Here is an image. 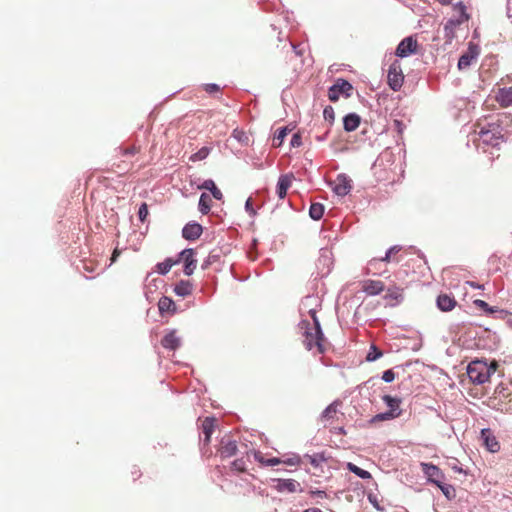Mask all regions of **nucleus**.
I'll return each mask as SVG.
<instances>
[{
  "label": "nucleus",
  "mask_w": 512,
  "mask_h": 512,
  "mask_svg": "<svg viewBox=\"0 0 512 512\" xmlns=\"http://www.w3.org/2000/svg\"><path fill=\"white\" fill-rule=\"evenodd\" d=\"M309 314L313 323L303 320L299 324V328L302 330L303 344L307 350L316 349L318 354H323L326 351L327 341L322 333L316 311L311 309Z\"/></svg>",
  "instance_id": "f257e3e1"
},
{
  "label": "nucleus",
  "mask_w": 512,
  "mask_h": 512,
  "mask_svg": "<svg viewBox=\"0 0 512 512\" xmlns=\"http://www.w3.org/2000/svg\"><path fill=\"white\" fill-rule=\"evenodd\" d=\"M474 135V142L478 146L483 144L496 147L503 139L501 127L496 122H477L474 125Z\"/></svg>",
  "instance_id": "f03ea898"
},
{
  "label": "nucleus",
  "mask_w": 512,
  "mask_h": 512,
  "mask_svg": "<svg viewBox=\"0 0 512 512\" xmlns=\"http://www.w3.org/2000/svg\"><path fill=\"white\" fill-rule=\"evenodd\" d=\"M497 368L498 363L495 360L490 363L483 360H474L467 367V375L474 384H484L490 380Z\"/></svg>",
  "instance_id": "7ed1b4c3"
},
{
  "label": "nucleus",
  "mask_w": 512,
  "mask_h": 512,
  "mask_svg": "<svg viewBox=\"0 0 512 512\" xmlns=\"http://www.w3.org/2000/svg\"><path fill=\"white\" fill-rule=\"evenodd\" d=\"M383 401L389 407V411L385 413L377 414L374 419L379 421L390 420L397 418L401 415L400 403L401 400L396 397H392L390 395H384L382 397Z\"/></svg>",
  "instance_id": "20e7f679"
},
{
  "label": "nucleus",
  "mask_w": 512,
  "mask_h": 512,
  "mask_svg": "<svg viewBox=\"0 0 512 512\" xmlns=\"http://www.w3.org/2000/svg\"><path fill=\"white\" fill-rule=\"evenodd\" d=\"M404 82V75L401 68V63L398 60H394L387 74V83L393 91H399Z\"/></svg>",
  "instance_id": "39448f33"
},
{
  "label": "nucleus",
  "mask_w": 512,
  "mask_h": 512,
  "mask_svg": "<svg viewBox=\"0 0 512 512\" xmlns=\"http://www.w3.org/2000/svg\"><path fill=\"white\" fill-rule=\"evenodd\" d=\"M352 90L353 87L348 81L344 79H338L334 85L329 88L328 98L330 101L336 102L339 100L340 96H344L346 98L350 97Z\"/></svg>",
  "instance_id": "423d86ee"
},
{
  "label": "nucleus",
  "mask_w": 512,
  "mask_h": 512,
  "mask_svg": "<svg viewBox=\"0 0 512 512\" xmlns=\"http://www.w3.org/2000/svg\"><path fill=\"white\" fill-rule=\"evenodd\" d=\"M418 41L413 36L404 38L397 46L395 54L400 58H405L418 52Z\"/></svg>",
  "instance_id": "0eeeda50"
},
{
  "label": "nucleus",
  "mask_w": 512,
  "mask_h": 512,
  "mask_svg": "<svg viewBox=\"0 0 512 512\" xmlns=\"http://www.w3.org/2000/svg\"><path fill=\"white\" fill-rule=\"evenodd\" d=\"M342 402L336 400L332 402L320 415L319 421L323 424L324 427L328 425H332L334 421L337 419V415L339 412V407Z\"/></svg>",
  "instance_id": "6e6552de"
},
{
  "label": "nucleus",
  "mask_w": 512,
  "mask_h": 512,
  "mask_svg": "<svg viewBox=\"0 0 512 512\" xmlns=\"http://www.w3.org/2000/svg\"><path fill=\"white\" fill-rule=\"evenodd\" d=\"M352 189L351 179L344 174H340L336 177L333 183V191L338 196L347 195Z\"/></svg>",
  "instance_id": "1a4fd4ad"
},
{
  "label": "nucleus",
  "mask_w": 512,
  "mask_h": 512,
  "mask_svg": "<svg viewBox=\"0 0 512 512\" xmlns=\"http://www.w3.org/2000/svg\"><path fill=\"white\" fill-rule=\"evenodd\" d=\"M481 439L489 452L497 453L500 450V443L490 429L481 430Z\"/></svg>",
  "instance_id": "9d476101"
},
{
  "label": "nucleus",
  "mask_w": 512,
  "mask_h": 512,
  "mask_svg": "<svg viewBox=\"0 0 512 512\" xmlns=\"http://www.w3.org/2000/svg\"><path fill=\"white\" fill-rule=\"evenodd\" d=\"M421 466L422 471L428 478V481L434 483L435 485L437 483H441V481L444 479V474L436 465L430 463H422Z\"/></svg>",
  "instance_id": "9b49d317"
},
{
  "label": "nucleus",
  "mask_w": 512,
  "mask_h": 512,
  "mask_svg": "<svg viewBox=\"0 0 512 512\" xmlns=\"http://www.w3.org/2000/svg\"><path fill=\"white\" fill-rule=\"evenodd\" d=\"M218 453L222 459L230 458L237 453V443L230 438H223L220 442Z\"/></svg>",
  "instance_id": "f8f14e48"
},
{
  "label": "nucleus",
  "mask_w": 512,
  "mask_h": 512,
  "mask_svg": "<svg viewBox=\"0 0 512 512\" xmlns=\"http://www.w3.org/2000/svg\"><path fill=\"white\" fill-rule=\"evenodd\" d=\"M194 255L193 249H185L180 253V260L184 262V273L187 276H190L196 267Z\"/></svg>",
  "instance_id": "ddd939ff"
},
{
  "label": "nucleus",
  "mask_w": 512,
  "mask_h": 512,
  "mask_svg": "<svg viewBox=\"0 0 512 512\" xmlns=\"http://www.w3.org/2000/svg\"><path fill=\"white\" fill-rule=\"evenodd\" d=\"M385 289V285L382 281L379 280H365L362 282V290L367 295L375 296L379 295Z\"/></svg>",
  "instance_id": "4468645a"
},
{
  "label": "nucleus",
  "mask_w": 512,
  "mask_h": 512,
  "mask_svg": "<svg viewBox=\"0 0 512 512\" xmlns=\"http://www.w3.org/2000/svg\"><path fill=\"white\" fill-rule=\"evenodd\" d=\"M202 232L203 228L199 223L190 222L184 226L182 236L186 240H196L201 236Z\"/></svg>",
  "instance_id": "2eb2a0df"
},
{
  "label": "nucleus",
  "mask_w": 512,
  "mask_h": 512,
  "mask_svg": "<svg viewBox=\"0 0 512 512\" xmlns=\"http://www.w3.org/2000/svg\"><path fill=\"white\" fill-rule=\"evenodd\" d=\"M461 24L463 23L456 19H450L445 23L443 29L445 44H451L453 42V40L456 38V30Z\"/></svg>",
  "instance_id": "dca6fc26"
},
{
  "label": "nucleus",
  "mask_w": 512,
  "mask_h": 512,
  "mask_svg": "<svg viewBox=\"0 0 512 512\" xmlns=\"http://www.w3.org/2000/svg\"><path fill=\"white\" fill-rule=\"evenodd\" d=\"M495 101L498 102L502 108L512 106V87L499 88L495 93Z\"/></svg>",
  "instance_id": "f3484780"
},
{
  "label": "nucleus",
  "mask_w": 512,
  "mask_h": 512,
  "mask_svg": "<svg viewBox=\"0 0 512 512\" xmlns=\"http://www.w3.org/2000/svg\"><path fill=\"white\" fill-rule=\"evenodd\" d=\"M217 420L213 417H206L202 421L201 429L204 435V444H209L211 436L215 430Z\"/></svg>",
  "instance_id": "a211bd4d"
},
{
  "label": "nucleus",
  "mask_w": 512,
  "mask_h": 512,
  "mask_svg": "<svg viewBox=\"0 0 512 512\" xmlns=\"http://www.w3.org/2000/svg\"><path fill=\"white\" fill-rule=\"evenodd\" d=\"M293 176L289 174L281 175L277 183V195L280 199H284L288 189L291 187Z\"/></svg>",
  "instance_id": "6ab92c4d"
},
{
  "label": "nucleus",
  "mask_w": 512,
  "mask_h": 512,
  "mask_svg": "<svg viewBox=\"0 0 512 512\" xmlns=\"http://www.w3.org/2000/svg\"><path fill=\"white\" fill-rule=\"evenodd\" d=\"M456 303L455 298L448 294H440L437 298V306L444 312L451 311L455 307Z\"/></svg>",
  "instance_id": "aec40b11"
},
{
  "label": "nucleus",
  "mask_w": 512,
  "mask_h": 512,
  "mask_svg": "<svg viewBox=\"0 0 512 512\" xmlns=\"http://www.w3.org/2000/svg\"><path fill=\"white\" fill-rule=\"evenodd\" d=\"M401 251V246L395 245L389 248L383 258H373L369 261V268H375L378 261L390 262L394 260V256Z\"/></svg>",
  "instance_id": "412c9836"
},
{
  "label": "nucleus",
  "mask_w": 512,
  "mask_h": 512,
  "mask_svg": "<svg viewBox=\"0 0 512 512\" xmlns=\"http://www.w3.org/2000/svg\"><path fill=\"white\" fill-rule=\"evenodd\" d=\"M161 345L166 349L176 350L180 346V339L175 331H171L162 338Z\"/></svg>",
  "instance_id": "4be33fe9"
},
{
  "label": "nucleus",
  "mask_w": 512,
  "mask_h": 512,
  "mask_svg": "<svg viewBox=\"0 0 512 512\" xmlns=\"http://www.w3.org/2000/svg\"><path fill=\"white\" fill-rule=\"evenodd\" d=\"M252 453L254 459L264 466H275L281 463V460L276 457L265 458L260 451H250L246 453L247 459L249 458V454Z\"/></svg>",
  "instance_id": "5701e85b"
},
{
  "label": "nucleus",
  "mask_w": 512,
  "mask_h": 512,
  "mask_svg": "<svg viewBox=\"0 0 512 512\" xmlns=\"http://www.w3.org/2000/svg\"><path fill=\"white\" fill-rule=\"evenodd\" d=\"M360 116L356 113H350L344 117L343 125L347 132L355 131L360 125Z\"/></svg>",
  "instance_id": "b1692460"
},
{
  "label": "nucleus",
  "mask_w": 512,
  "mask_h": 512,
  "mask_svg": "<svg viewBox=\"0 0 512 512\" xmlns=\"http://www.w3.org/2000/svg\"><path fill=\"white\" fill-rule=\"evenodd\" d=\"M512 391L508 386H505L504 384H500L495 388L494 391V398L499 399L500 401L508 399L509 402L512 401Z\"/></svg>",
  "instance_id": "393cba45"
},
{
  "label": "nucleus",
  "mask_w": 512,
  "mask_h": 512,
  "mask_svg": "<svg viewBox=\"0 0 512 512\" xmlns=\"http://www.w3.org/2000/svg\"><path fill=\"white\" fill-rule=\"evenodd\" d=\"M476 56H477V53L475 51H473L472 49H469L468 52L464 53L459 58L458 68L460 70L468 68L471 65V63H472V60L475 59Z\"/></svg>",
  "instance_id": "a878e982"
},
{
  "label": "nucleus",
  "mask_w": 512,
  "mask_h": 512,
  "mask_svg": "<svg viewBox=\"0 0 512 512\" xmlns=\"http://www.w3.org/2000/svg\"><path fill=\"white\" fill-rule=\"evenodd\" d=\"M199 188L211 191L213 197L217 200H221L223 197L222 192L216 187L214 181L211 179L205 180Z\"/></svg>",
  "instance_id": "bb28decb"
},
{
  "label": "nucleus",
  "mask_w": 512,
  "mask_h": 512,
  "mask_svg": "<svg viewBox=\"0 0 512 512\" xmlns=\"http://www.w3.org/2000/svg\"><path fill=\"white\" fill-rule=\"evenodd\" d=\"M403 289L394 285L387 288L385 299L400 301L402 299Z\"/></svg>",
  "instance_id": "cd10ccee"
},
{
  "label": "nucleus",
  "mask_w": 512,
  "mask_h": 512,
  "mask_svg": "<svg viewBox=\"0 0 512 512\" xmlns=\"http://www.w3.org/2000/svg\"><path fill=\"white\" fill-rule=\"evenodd\" d=\"M212 199L206 194L202 193L199 199V210L202 214H208L211 209Z\"/></svg>",
  "instance_id": "c85d7f7f"
},
{
  "label": "nucleus",
  "mask_w": 512,
  "mask_h": 512,
  "mask_svg": "<svg viewBox=\"0 0 512 512\" xmlns=\"http://www.w3.org/2000/svg\"><path fill=\"white\" fill-rule=\"evenodd\" d=\"M347 469L362 479H371V473L358 467L357 465L349 462L347 463Z\"/></svg>",
  "instance_id": "c756f323"
},
{
  "label": "nucleus",
  "mask_w": 512,
  "mask_h": 512,
  "mask_svg": "<svg viewBox=\"0 0 512 512\" xmlns=\"http://www.w3.org/2000/svg\"><path fill=\"white\" fill-rule=\"evenodd\" d=\"M324 214V206L320 203H312L309 209V215L313 220H320Z\"/></svg>",
  "instance_id": "7c9ffc66"
},
{
  "label": "nucleus",
  "mask_w": 512,
  "mask_h": 512,
  "mask_svg": "<svg viewBox=\"0 0 512 512\" xmlns=\"http://www.w3.org/2000/svg\"><path fill=\"white\" fill-rule=\"evenodd\" d=\"M158 307L161 313L175 310V303L168 297H162L159 300Z\"/></svg>",
  "instance_id": "2f4dec72"
},
{
  "label": "nucleus",
  "mask_w": 512,
  "mask_h": 512,
  "mask_svg": "<svg viewBox=\"0 0 512 512\" xmlns=\"http://www.w3.org/2000/svg\"><path fill=\"white\" fill-rule=\"evenodd\" d=\"M230 469L235 472L243 473L247 470V460L244 457L235 459L231 462Z\"/></svg>",
  "instance_id": "473e14b6"
},
{
  "label": "nucleus",
  "mask_w": 512,
  "mask_h": 512,
  "mask_svg": "<svg viewBox=\"0 0 512 512\" xmlns=\"http://www.w3.org/2000/svg\"><path fill=\"white\" fill-rule=\"evenodd\" d=\"M179 262V260L177 261H173L171 259H166L165 261L161 262V263H158L157 264V271L158 273L162 274V275H165L167 274L171 268L177 264Z\"/></svg>",
  "instance_id": "72a5a7b5"
},
{
  "label": "nucleus",
  "mask_w": 512,
  "mask_h": 512,
  "mask_svg": "<svg viewBox=\"0 0 512 512\" xmlns=\"http://www.w3.org/2000/svg\"><path fill=\"white\" fill-rule=\"evenodd\" d=\"M304 457L315 468L319 467L323 462L326 461V458L323 453H317V454H313V455H305Z\"/></svg>",
  "instance_id": "f704fd0d"
},
{
  "label": "nucleus",
  "mask_w": 512,
  "mask_h": 512,
  "mask_svg": "<svg viewBox=\"0 0 512 512\" xmlns=\"http://www.w3.org/2000/svg\"><path fill=\"white\" fill-rule=\"evenodd\" d=\"M288 129L286 127L280 128L276 131L273 138V146L280 147L287 136Z\"/></svg>",
  "instance_id": "c9c22d12"
},
{
  "label": "nucleus",
  "mask_w": 512,
  "mask_h": 512,
  "mask_svg": "<svg viewBox=\"0 0 512 512\" xmlns=\"http://www.w3.org/2000/svg\"><path fill=\"white\" fill-rule=\"evenodd\" d=\"M210 153V149L208 147H202L196 153L190 156V161L196 162L204 160L208 157Z\"/></svg>",
  "instance_id": "e433bc0d"
},
{
  "label": "nucleus",
  "mask_w": 512,
  "mask_h": 512,
  "mask_svg": "<svg viewBox=\"0 0 512 512\" xmlns=\"http://www.w3.org/2000/svg\"><path fill=\"white\" fill-rule=\"evenodd\" d=\"M454 9L457 10L460 14V18L457 19L458 21H461L462 23H464L470 19L469 14L466 12V6L463 4V2H459V3L455 4Z\"/></svg>",
  "instance_id": "4c0bfd02"
},
{
  "label": "nucleus",
  "mask_w": 512,
  "mask_h": 512,
  "mask_svg": "<svg viewBox=\"0 0 512 512\" xmlns=\"http://www.w3.org/2000/svg\"><path fill=\"white\" fill-rule=\"evenodd\" d=\"M442 491V493L447 497V499H452L455 497V489L452 485L441 483L436 484Z\"/></svg>",
  "instance_id": "58836bf2"
},
{
  "label": "nucleus",
  "mask_w": 512,
  "mask_h": 512,
  "mask_svg": "<svg viewBox=\"0 0 512 512\" xmlns=\"http://www.w3.org/2000/svg\"><path fill=\"white\" fill-rule=\"evenodd\" d=\"M119 150H120V155L122 157L129 158V157H132V156H135L136 154H138L140 151V148L136 145H132L128 148H119Z\"/></svg>",
  "instance_id": "ea45409f"
},
{
  "label": "nucleus",
  "mask_w": 512,
  "mask_h": 512,
  "mask_svg": "<svg viewBox=\"0 0 512 512\" xmlns=\"http://www.w3.org/2000/svg\"><path fill=\"white\" fill-rule=\"evenodd\" d=\"M383 355L382 351L378 349L375 345L370 347V350L366 356V360L369 362L375 361L379 359Z\"/></svg>",
  "instance_id": "a19ab883"
},
{
  "label": "nucleus",
  "mask_w": 512,
  "mask_h": 512,
  "mask_svg": "<svg viewBox=\"0 0 512 512\" xmlns=\"http://www.w3.org/2000/svg\"><path fill=\"white\" fill-rule=\"evenodd\" d=\"M176 294L180 296H186L191 292V286L188 282H181L175 287Z\"/></svg>",
  "instance_id": "79ce46f5"
},
{
  "label": "nucleus",
  "mask_w": 512,
  "mask_h": 512,
  "mask_svg": "<svg viewBox=\"0 0 512 512\" xmlns=\"http://www.w3.org/2000/svg\"><path fill=\"white\" fill-rule=\"evenodd\" d=\"M204 91H206L208 94H217L220 92V87L217 84L210 83V84H204L203 85Z\"/></svg>",
  "instance_id": "37998d69"
},
{
  "label": "nucleus",
  "mask_w": 512,
  "mask_h": 512,
  "mask_svg": "<svg viewBox=\"0 0 512 512\" xmlns=\"http://www.w3.org/2000/svg\"><path fill=\"white\" fill-rule=\"evenodd\" d=\"M149 212H148V206L146 203H142L141 206L139 207V211H138V217L140 219V221L144 222L148 216Z\"/></svg>",
  "instance_id": "c03bdc74"
},
{
  "label": "nucleus",
  "mask_w": 512,
  "mask_h": 512,
  "mask_svg": "<svg viewBox=\"0 0 512 512\" xmlns=\"http://www.w3.org/2000/svg\"><path fill=\"white\" fill-rule=\"evenodd\" d=\"M474 304L481 308L482 310L484 311H487L489 313H493L494 310L492 308L489 307L488 303H486L484 300H480V299H477L474 301Z\"/></svg>",
  "instance_id": "a18cd8bd"
},
{
  "label": "nucleus",
  "mask_w": 512,
  "mask_h": 512,
  "mask_svg": "<svg viewBox=\"0 0 512 512\" xmlns=\"http://www.w3.org/2000/svg\"><path fill=\"white\" fill-rule=\"evenodd\" d=\"M382 379L387 382V383H390L392 381H394L395 379V373L393 372V370L389 369V370H386L384 371L383 375H382Z\"/></svg>",
  "instance_id": "49530a36"
},
{
  "label": "nucleus",
  "mask_w": 512,
  "mask_h": 512,
  "mask_svg": "<svg viewBox=\"0 0 512 512\" xmlns=\"http://www.w3.org/2000/svg\"><path fill=\"white\" fill-rule=\"evenodd\" d=\"M290 144L292 147H300L302 145L301 135L299 133H295L291 138Z\"/></svg>",
  "instance_id": "de8ad7c7"
},
{
  "label": "nucleus",
  "mask_w": 512,
  "mask_h": 512,
  "mask_svg": "<svg viewBox=\"0 0 512 512\" xmlns=\"http://www.w3.org/2000/svg\"><path fill=\"white\" fill-rule=\"evenodd\" d=\"M114 166H116L118 169H121V170H129L132 166L131 163H127L126 161H122V164L118 163V164H114Z\"/></svg>",
  "instance_id": "09e8293b"
},
{
  "label": "nucleus",
  "mask_w": 512,
  "mask_h": 512,
  "mask_svg": "<svg viewBox=\"0 0 512 512\" xmlns=\"http://www.w3.org/2000/svg\"><path fill=\"white\" fill-rule=\"evenodd\" d=\"M324 117L326 119H328V118L333 119V109H332V107H326L324 109Z\"/></svg>",
  "instance_id": "8fccbe9b"
},
{
  "label": "nucleus",
  "mask_w": 512,
  "mask_h": 512,
  "mask_svg": "<svg viewBox=\"0 0 512 512\" xmlns=\"http://www.w3.org/2000/svg\"><path fill=\"white\" fill-rule=\"evenodd\" d=\"M311 494L313 496H317V497H320V498H325L327 497V494L325 491H322V490H315V491H311Z\"/></svg>",
  "instance_id": "3c124183"
},
{
  "label": "nucleus",
  "mask_w": 512,
  "mask_h": 512,
  "mask_svg": "<svg viewBox=\"0 0 512 512\" xmlns=\"http://www.w3.org/2000/svg\"><path fill=\"white\" fill-rule=\"evenodd\" d=\"M369 501L373 504V506L378 510V511H381L382 508L379 506L377 500L375 497H373L372 495H369L368 497Z\"/></svg>",
  "instance_id": "603ef678"
},
{
  "label": "nucleus",
  "mask_w": 512,
  "mask_h": 512,
  "mask_svg": "<svg viewBox=\"0 0 512 512\" xmlns=\"http://www.w3.org/2000/svg\"><path fill=\"white\" fill-rule=\"evenodd\" d=\"M119 255H120V251L117 248L114 249L112 256H111V263H114Z\"/></svg>",
  "instance_id": "864d4df0"
},
{
  "label": "nucleus",
  "mask_w": 512,
  "mask_h": 512,
  "mask_svg": "<svg viewBox=\"0 0 512 512\" xmlns=\"http://www.w3.org/2000/svg\"><path fill=\"white\" fill-rule=\"evenodd\" d=\"M303 512H322V511L318 508H309V509L304 510Z\"/></svg>",
  "instance_id": "5fc2aeb1"
},
{
  "label": "nucleus",
  "mask_w": 512,
  "mask_h": 512,
  "mask_svg": "<svg viewBox=\"0 0 512 512\" xmlns=\"http://www.w3.org/2000/svg\"><path fill=\"white\" fill-rule=\"evenodd\" d=\"M250 207H251V200H250V199H248V200L246 201V209H247V210H249V209H250Z\"/></svg>",
  "instance_id": "6e6d98bb"
},
{
  "label": "nucleus",
  "mask_w": 512,
  "mask_h": 512,
  "mask_svg": "<svg viewBox=\"0 0 512 512\" xmlns=\"http://www.w3.org/2000/svg\"><path fill=\"white\" fill-rule=\"evenodd\" d=\"M133 474L136 475V476H139L140 475V471L138 469H135V471H133Z\"/></svg>",
  "instance_id": "4d7b16f0"
},
{
  "label": "nucleus",
  "mask_w": 512,
  "mask_h": 512,
  "mask_svg": "<svg viewBox=\"0 0 512 512\" xmlns=\"http://www.w3.org/2000/svg\"><path fill=\"white\" fill-rule=\"evenodd\" d=\"M339 433L340 434H345V431H344V429L342 427L339 428Z\"/></svg>",
  "instance_id": "13d9d810"
},
{
  "label": "nucleus",
  "mask_w": 512,
  "mask_h": 512,
  "mask_svg": "<svg viewBox=\"0 0 512 512\" xmlns=\"http://www.w3.org/2000/svg\"><path fill=\"white\" fill-rule=\"evenodd\" d=\"M291 485L293 486V482H290V485H288V488H290V491H293V488H291Z\"/></svg>",
  "instance_id": "bf43d9fd"
},
{
  "label": "nucleus",
  "mask_w": 512,
  "mask_h": 512,
  "mask_svg": "<svg viewBox=\"0 0 512 512\" xmlns=\"http://www.w3.org/2000/svg\"><path fill=\"white\" fill-rule=\"evenodd\" d=\"M291 485L293 486V482H290V485H288V488H290V491H293V488H291Z\"/></svg>",
  "instance_id": "052dcab7"
},
{
  "label": "nucleus",
  "mask_w": 512,
  "mask_h": 512,
  "mask_svg": "<svg viewBox=\"0 0 512 512\" xmlns=\"http://www.w3.org/2000/svg\"><path fill=\"white\" fill-rule=\"evenodd\" d=\"M291 485L293 486V482H290V485H288V488H290V491H293V488H291Z\"/></svg>",
  "instance_id": "680f3d73"
},
{
  "label": "nucleus",
  "mask_w": 512,
  "mask_h": 512,
  "mask_svg": "<svg viewBox=\"0 0 512 512\" xmlns=\"http://www.w3.org/2000/svg\"><path fill=\"white\" fill-rule=\"evenodd\" d=\"M85 270L90 271V272L92 271L91 267H87V266H85Z\"/></svg>",
  "instance_id": "e2e57ef3"
}]
</instances>
